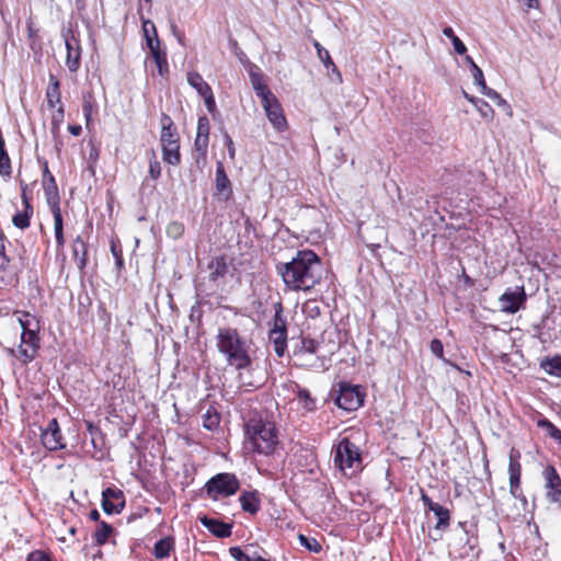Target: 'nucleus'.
I'll use <instances>...</instances> for the list:
<instances>
[{
  "label": "nucleus",
  "instance_id": "f257e3e1",
  "mask_svg": "<svg viewBox=\"0 0 561 561\" xmlns=\"http://www.w3.org/2000/svg\"><path fill=\"white\" fill-rule=\"evenodd\" d=\"M14 314L19 324L5 325L0 331V343L13 357L28 363L34 359L39 347V324L35 316L28 312L15 311Z\"/></svg>",
  "mask_w": 561,
  "mask_h": 561
},
{
  "label": "nucleus",
  "instance_id": "f03ea898",
  "mask_svg": "<svg viewBox=\"0 0 561 561\" xmlns=\"http://www.w3.org/2000/svg\"><path fill=\"white\" fill-rule=\"evenodd\" d=\"M277 272L289 289L309 290L321 280L322 264L313 251L301 250L290 262L279 264Z\"/></svg>",
  "mask_w": 561,
  "mask_h": 561
},
{
  "label": "nucleus",
  "instance_id": "7ed1b4c3",
  "mask_svg": "<svg viewBox=\"0 0 561 561\" xmlns=\"http://www.w3.org/2000/svg\"><path fill=\"white\" fill-rule=\"evenodd\" d=\"M245 447L255 454L268 456L279 443L275 423L262 415H252L244 422Z\"/></svg>",
  "mask_w": 561,
  "mask_h": 561
},
{
  "label": "nucleus",
  "instance_id": "20e7f679",
  "mask_svg": "<svg viewBox=\"0 0 561 561\" xmlns=\"http://www.w3.org/2000/svg\"><path fill=\"white\" fill-rule=\"evenodd\" d=\"M217 348L226 357L227 363L237 369L251 365L249 344L237 329L220 328L217 334Z\"/></svg>",
  "mask_w": 561,
  "mask_h": 561
},
{
  "label": "nucleus",
  "instance_id": "39448f33",
  "mask_svg": "<svg viewBox=\"0 0 561 561\" xmlns=\"http://www.w3.org/2000/svg\"><path fill=\"white\" fill-rule=\"evenodd\" d=\"M161 144L164 162L176 165L180 163V144L176 128L173 125L172 119L168 115H163L161 119Z\"/></svg>",
  "mask_w": 561,
  "mask_h": 561
},
{
  "label": "nucleus",
  "instance_id": "423d86ee",
  "mask_svg": "<svg viewBox=\"0 0 561 561\" xmlns=\"http://www.w3.org/2000/svg\"><path fill=\"white\" fill-rule=\"evenodd\" d=\"M207 495L217 501L220 497H228L237 493L240 488L239 480L233 473L222 472L211 477L205 483Z\"/></svg>",
  "mask_w": 561,
  "mask_h": 561
},
{
  "label": "nucleus",
  "instance_id": "0eeeda50",
  "mask_svg": "<svg viewBox=\"0 0 561 561\" xmlns=\"http://www.w3.org/2000/svg\"><path fill=\"white\" fill-rule=\"evenodd\" d=\"M359 448L347 437L342 438L334 450V465L341 469H356L360 466Z\"/></svg>",
  "mask_w": 561,
  "mask_h": 561
},
{
  "label": "nucleus",
  "instance_id": "6e6552de",
  "mask_svg": "<svg viewBox=\"0 0 561 561\" xmlns=\"http://www.w3.org/2000/svg\"><path fill=\"white\" fill-rule=\"evenodd\" d=\"M520 451L512 447L508 453V476H510V493L517 500H525V496L520 490V478H522V463H520Z\"/></svg>",
  "mask_w": 561,
  "mask_h": 561
},
{
  "label": "nucleus",
  "instance_id": "1a4fd4ad",
  "mask_svg": "<svg viewBox=\"0 0 561 561\" xmlns=\"http://www.w3.org/2000/svg\"><path fill=\"white\" fill-rule=\"evenodd\" d=\"M286 320L282 316V306L277 305L274 316V325L270 331V342L277 356H283L286 348Z\"/></svg>",
  "mask_w": 561,
  "mask_h": 561
},
{
  "label": "nucleus",
  "instance_id": "9d476101",
  "mask_svg": "<svg viewBox=\"0 0 561 561\" xmlns=\"http://www.w3.org/2000/svg\"><path fill=\"white\" fill-rule=\"evenodd\" d=\"M41 439L44 447L50 451L66 448L57 419H50L45 428L41 430Z\"/></svg>",
  "mask_w": 561,
  "mask_h": 561
},
{
  "label": "nucleus",
  "instance_id": "9b49d317",
  "mask_svg": "<svg viewBox=\"0 0 561 561\" xmlns=\"http://www.w3.org/2000/svg\"><path fill=\"white\" fill-rule=\"evenodd\" d=\"M546 497L549 502L561 505V478L553 466H547L542 471Z\"/></svg>",
  "mask_w": 561,
  "mask_h": 561
},
{
  "label": "nucleus",
  "instance_id": "f8f14e48",
  "mask_svg": "<svg viewBox=\"0 0 561 561\" xmlns=\"http://www.w3.org/2000/svg\"><path fill=\"white\" fill-rule=\"evenodd\" d=\"M363 388H339L335 402L339 408L345 411H355L362 407L365 398Z\"/></svg>",
  "mask_w": 561,
  "mask_h": 561
},
{
  "label": "nucleus",
  "instance_id": "ddd939ff",
  "mask_svg": "<svg viewBox=\"0 0 561 561\" xmlns=\"http://www.w3.org/2000/svg\"><path fill=\"white\" fill-rule=\"evenodd\" d=\"M526 294L524 287H516V289H507L500 298V309L506 313L517 312L525 304Z\"/></svg>",
  "mask_w": 561,
  "mask_h": 561
},
{
  "label": "nucleus",
  "instance_id": "4468645a",
  "mask_svg": "<svg viewBox=\"0 0 561 561\" xmlns=\"http://www.w3.org/2000/svg\"><path fill=\"white\" fill-rule=\"evenodd\" d=\"M262 106L265 111V114L270 123L274 126V128L278 131L285 130V128L287 127V121L276 96L274 95L273 98L265 100V102L262 103Z\"/></svg>",
  "mask_w": 561,
  "mask_h": 561
},
{
  "label": "nucleus",
  "instance_id": "2eb2a0df",
  "mask_svg": "<svg viewBox=\"0 0 561 561\" xmlns=\"http://www.w3.org/2000/svg\"><path fill=\"white\" fill-rule=\"evenodd\" d=\"M125 506L121 490L107 488L102 492V508L106 514H118Z\"/></svg>",
  "mask_w": 561,
  "mask_h": 561
},
{
  "label": "nucleus",
  "instance_id": "dca6fc26",
  "mask_svg": "<svg viewBox=\"0 0 561 561\" xmlns=\"http://www.w3.org/2000/svg\"><path fill=\"white\" fill-rule=\"evenodd\" d=\"M43 187L45 191L46 202L50 210L60 209L59 192L54 175L49 172L47 164H45L43 172Z\"/></svg>",
  "mask_w": 561,
  "mask_h": 561
},
{
  "label": "nucleus",
  "instance_id": "f3484780",
  "mask_svg": "<svg viewBox=\"0 0 561 561\" xmlns=\"http://www.w3.org/2000/svg\"><path fill=\"white\" fill-rule=\"evenodd\" d=\"M67 58L66 65L71 72H77L80 68L81 48L79 39L71 34L65 37Z\"/></svg>",
  "mask_w": 561,
  "mask_h": 561
},
{
  "label": "nucleus",
  "instance_id": "a211bd4d",
  "mask_svg": "<svg viewBox=\"0 0 561 561\" xmlns=\"http://www.w3.org/2000/svg\"><path fill=\"white\" fill-rule=\"evenodd\" d=\"M314 48L317 49V55L319 59L323 62L324 67L328 70V76L330 79L336 83H342V75L339 71L337 67L333 62L329 51L323 48L318 42H314Z\"/></svg>",
  "mask_w": 561,
  "mask_h": 561
},
{
  "label": "nucleus",
  "instance_id": "6ab92c4d",
  "mask_svg": "<svg viewBox=\"0 0 561 561\" xmlns=\"http://www.w3.org/2000/svg\"><path fill=\"white\" fill-rule=\"evenodd\" d=\"M199 522L218 538H228L231 536L232 526L230 524L207 516H201Z\"/></svg>",
  "mask_w": 561,
  "mask_h": 561
},
{
  "label": "nucleus",
  "instance_id": "aec40b11",
  "mask_svg": "<svg viewBox=\"0 0 561 561\" xmlns=\"http://www.w3.org/2000/svg\"><path fill=\"white\" fill-rule=\"evenodd\" d=\"M209 280L216 283L217 285L224 283V278L228 273V264L225 256H216L214 257L209 264Z\"/></svg>",
  "mask_w": 561,
  "mask_h": 561
},
{
  "label": "nucleus",
  "instance_id": "412c9836",
  "mask_svg": "<svg viewBox=\"0 0 561 561\" xmlns=\"http://www.w3.org/2000/svg\"><path fill=\"white\" fill-rule=\"evenodd\" d=\"M216 190L225 199H228L232 194L231 183L220 161H218L216 165Z\"/></svg>",
  "mask_w": 561,
  "mask_h": 561
},
{
  "label": "nucleus",
  "instance_id": "4be33fe9",
  "mask_svg": "<svg viewBox=\"0 0 561 561\" xmlns=\"http://www.w3.org/2000/svg\"><path fill=\"white\" fill-rule=\"evenodd\" d=\"M46 100L47 105L50 108L61 104L60 82L53 73L49 75V82L46 89Z\"/></svg>",
  "mask_w": 561,
  "mask_h": 561
},
{
  "label": "nucleus",
  "instance_id": "5701e85b",
  "mask_svg": "<svg viewBox=\"0 0 561 561\" xmlns=\"http://www.w3.org/2000/svg\"><path fill=\"white\" fill-rule=\"evenodd\" d=\"M22 197L25 209L23 211L16 213L12 218V222L16 228L26 229L30 227V218L33 214V207L30 204L24 191Z\"/></svg>",
  "mask_w": 561,
  "mask_h": 561
},
{
  "label": "nucleus",
  "instance_id": "b1692460",
  "mask_svg": "<svg viewBox=\"0 0 561 561\" xmlns=\"http://www.w3.org/2000/svg\"><path fill=\"white\" fill-rule=\"evenodd\" d=\"M72 254H73V260L76 262L77 267L80 271H83L84 267L87 266V262H88L87 244L80 236H78L73 241Z\"/></svg>",
  "mask_w": 561,
  "mask_h": 561
},
{
  "label": "nucleus",
  "instance_id": "393cba45",
  "mask_svg": "<svg viewBox=\"0 0 561 561\" xmlns=\"http://www.w3.org/2000/svg\"><path fill=\"white\" fill-rule=\"evenodd\" d=\"M250 80H251L252 87H253L256 95L261 99V103H263V102H265V100H268L274 96V94L271 92V90L264 82L262 75L256 73V72H251Z\"/></svg>",
  "mask_w": 561,
  "mask_h": 561
},
{
  "label": "nucleus",
  "instance_id": "a878e982",
  "mask_svg": "<svg viewBox=\"0 0 561 561\" xmlns=\"http://www.w3.org/2000/svg\"><path fill=\"white\" fill-rule=\"evenodd\" d=\"M239 502L244 512L250 514H256L260 510V500L255 492H243Z\"/></svg>",
  "mask_w": 561,
  "mask_h": 561
},
{
  "label": "nucleus",
  "instance_id": "bb28decb",
  "mask_svg": "<svg viewBox=\"0 0 561 561\" xmlns=\"http://www.w3.org/2000/svg\"><path fill=\"white\" fill-rule=\"evenodd\" d=\"M432 512L437 518L435 529L445 531L450 525V511L447 507L437 504L436 506H434Z\"/></svg>",
  "mask_w": 561,
  "mask_h": 561
},
{
  "label": "nucleus",
  "instance_id": "cd10ccee",
  "mask_svg": "<svg viewBox=\"0 0 561 561\" xmlns=\"http://www.w3.org/2000/svg\"><path fill=\"white\" fill-rule=\"evenodd\" d=\"M174 548V540L171 537H164L158 540L153 547V554L157 559H165Z\"/></svg>",
  "mask_w": 561,
  "mask_h": 561
},
{
  "label": "nucleus",
  "instance_id": "c85d7f7f",
  "mask_svg": "<svg viewBox=\"0 0 561 561\" xmlns=\"http://www.w3.org/2000/svg\"><path fill=\"white\" fill-rule=\"evenodd\" d=\"M203 427L215 432L219 428L220 425V414L213 407H209L206 412L202 415Z\"/></svg>",
  "mask_w": 561,
  "mask_h": 561
},
{
  "label": "nucleus",
  "instance_id": "c756f323",
  "mask_svg": "<svg viewBox=\"0 0 561 561\" xmlns=\"http://www.w3.org/2000/svg\"><path fill=\"white\" fill-rule=\"evenodd\" d=\"M187 83L193 89H195L201 96L211 91L210 85L203 79V77L198 72H188Z\"/></svg>",
  "mask_w": 561,
  "mask_h": 561
},
{
  "label": "nucleus",
  "instance_id": "7c9ffc66",
  "mask_svg": "<svg viewBox=\"0 0 561 561\" xmlns=\"http://www.w3.org/2000/svg\"><path fill=\"white\" fill-rule=\"evenodd\" d=\"M54 217V230H55V238L56 243L59 248H62L65 245V238L62 232V216L60 209H54L50 210Z\"/></svg>",
  "mask_w": 561,
  "mask_h": 561
},
{
  "label": "nucleus",
  "instance_id": "2f4dec72",
  "mask_svg": "<svg viewBox=\"0 0 561 561\" xmlns=\"http://www.w3.org/2000/svg\"><path fill=\"white\" fill-rule=\"evenodd\" d=\"M542 369L549 375L561 378V356H553L541 362Z\"/></svg>",
  "mask_w": 561,
  "mask_h": 561
},
{
  "label": "nucleus",
  "instance_id": "473e14b6",
  "mask_svg": "<svg viewBox=\"0 0 561 561\" xmlns=\"http://www.w3.org/2000/svg\"><path fill=\"white\" fill-rule=\"evenodd\" d=\"M113 531V527L105 523L101 522L98 529L93 534V538L98 545H104Z\"/></svg>",
  "mask_w": 561,
  "mask_h": 561
},
{
  "label": "nucleus",
  "instance_id": "72a5a7b5",
  "mask_svg": "<svg viewBox=\"0 0 561 561\" xmlns=\"http://www.w3.org/2000/svg\"><path fill=\"white\" fill-rule=\"evenodd\" d=\"M465 60L467 64L470 65L474 83L478 87L481 85L482 83H484L485 80H484V76H483L481 68L473 61V59L470 56H466Z\"/></svg>",
  "mask_w": 561,
  "mask_h": 561
},
{
  "label": "nucleus",
  "instance_id": "f704fd0d",
  "mask_svg": "<svg viewBox=\"0 0 561 561\" xmlns=\"http://www.w3.org/2000/svg\"><path fill=\"white\" fill-rule=\"evenodd\" d=\"M480 88V92L488 96L489 99H491L492 101H494L497 105L500 106H505L506 105V101L504 99L501 98V95L493 89L489 88L486 85V83H482L481 85H479Z\"/></svg>",
  "mask_w": 561,
  "mask_h": 561
},
{
  "label": "nucleus",
  "instance_id": "c9c22d12",
  "mask_svg": "<svg viewBox=\"0 0 561 561\" xmlns=\"http://www.w3.org/2000/svg\"><path fill=\"white\" fill-rule=\"evenodd\" d=\"M463 96H465V98H466L470 103H472V104L476 106V108H477V110H478V111H479L483 116H485V117H486V116H489V113H491V114L493 113V110H492L491 107H489V105H488L485 102H483V101H481V100H479V99H477V98H474V96L469 95L466 91H463Z\"/></svg>",
  "mask_w": 561,
  "mask_h": 561
},
{
  "label": "nucleus",
  "instance_id": "e433bc0d",
  "mask_svg": "<svg viewBox=\"0 0 561 561\" xmlns=\"http://www.w3.org/2000/svg\"><path fill=\"white\" fill-rule=\"evenodd\" d=\"M299 542L301 546H304L306 549H308L311 552L318 553L321 551L322 547L314 538H308L304 535H299Z\"/></svg>",
  "mask_w": 561,
  "mask_h": 561
},
{
  "label": "nucleus",
  "instance_id": "4c0bfd02",
  "mask_svg": "<svg viewBox=\"0 0 561 561\" xmlns=\"http://www.w3.org/2000/svg\"><path fill=\"white\" fill-rule=\"evenodd\" d=\"M298 400L302 404V407L308 411L313 410L316 407L314 400L311 398L309 391L305 388L299 390Z\"/></svg>",
  "mask_w": 561,
  "mask_h": 561
},
{
  "label": "nucleus",
  "instance_id": "58836bf2",
  "mask_svg": "<svg viewBox=\"0 0 561 561\" xmlns=\"http://www.w3.org/2000/svg\"><path fill=\"white\" fill-rule=\"evenodd\" d=\"M65 118V110L62 104H60L56 111L51 115V129L53 131H58L59 126L62 124Z\"/></svg>",
  "mask_w": 561,
  "mask_h": 561
},
{
  "label": "nucleus",
  "instance_id": "ea45409f",
  "mask_svg": "<svg viewBox=\"0 0 561 561\" xmlns=\"http://www.w3.org/2000/svg\"><path fill=\"white\" fill-rule=\"evenodd\" d=\"M208 140H209V138L196 136L194 147H195V151L198 154V158L206 159Z\"/></svg>",
  "mask_w": 561,
  "mask_h": 561
},
{
  "label": "nucleus",
  "instance_id": "a19ab883",
  "mask_svg": "<svg viewBox=\"0 0 561 561\" xmlns=\"http://www.w3.org/2000/svg\"><path fill=\"white\" fill-rule=\"evenodd\" d=\"M11 163L10 158L5 150L0 151V175L10 176L11 175Z\"/></svg>",
  "mask_w": 561,
  "mask_h": 561
},
{
  "label": "nucleus",
  "instance_id": "79ce46f5",
  "mask_svg": "<svg viewBox=\"0 0 561 561\" xmlns=\"http://www.w3.org/2000/svg\"><path fill=\"white\" fill-rule=\"evenodd\" d=\"M141 21H142V31H144V36L146 38V43H148V38L158 37V33H157L154 23L152 21L146 20L144 18H141Z\"/></svg>",
  "mask_w": 561,
  "mask_h": 561
},
{
  "label": "nucleus",
  "instance_id": "37998d69",
  "mask_svg": "<svg viewBox=\"0 0 561 561\" xmlns=\"http://www.w3.org/2000/svg\"><path fill=\"white\" fill-rule=\"evenodd\" d=\"M209 121L206 116H202L198 118L197 123V137L209 138Z\"/></svg>",
  "mask_w": 561,
  "mask_h": 561
},
{
  "label": "nucleus",
  "instance_id": "c03bdc74",
  "mask_svg": "<svg viewBox=\"0 0 561 561\" xmlns=\"http://www.w3.org/2000/svg\"><path fill=\"white\" fill-rule=\"evenodd\" d=\"M229 553L236 561H253V554L250 556L245 553L240 547L237 546L231 547L229 549Z\"/></svg>",
  "mask_w": 561,
  "mask_h": 561
},
{
  "label": "nucleus",
  "instance_id": "a18cd8bd",
  "mask_svg": "<svg viewBox=\"0 0 561 561\" xmlns=\"http://www.w3.org/2000/svg\"><path fill=\"white\" fill-rule=\"evenodd\" d=\"M184 232V226L178 221L170 222L167 227V233L173 239L180 238Z\"/></svg>",
  "mask_w": 561,
  "mask_h": 561
},
{
  "label": "nucleus",
  "instance_id": "49530a36",
  "mask_svg": "<svg viewBox=\"0 0 561 561\" xmlns=\"http://www.w3.org/2000/svg\"><path fill=\"white\" fill-rule=\"evenodd\" d=\"M430 348H431V352H432L435 356H437V357H439V358L444 359V357H443V354H444V346H443V343H442V341H440V340H438V339H434V340H432V342H431V344H430Z\"/></svg>",
  "mask_w": 561,
  "mask_h": 561
},
{
  "label": "nucleus",
  "instance_id": "de8ad7c7",
  "mask_svg": "<svg viewBox=\"0 0 561 561\" xmlns=\"http://www.w3.org/2000/svg\"><path fill=\"white\" fill-rule=\"evenodd\" d=\"M25 561H51V559L43 550H35L27 556Z\"/></svg>",
  "mask_w": 561,
  "mask_h": 561
},
{
  "label": "nucleus",
  "instance_id": "09e8293b",
  "mask_svg": "<svg viewBox=\"0 0 561 561\" xmlns=\"http://www.w3.org/2000/svg\"><path fill=\"white\" fill-rule=\"evenodd\" d=\"M149 174L151 179L157 180L161 175V165L157 160L150 161L149 164Z\"/></svg>",
  "mask_w": 561,
  "mask_h": 561
},
{
  "label": "nucleus",
  "instance_id": "8fccbe9b",
  "mask_svg": "<svg viewBox=\"0 0 561 561\" xmlns=\"http://www.w3.org/2000/svg\"><path fill=\"white\" fill-rule=\"evenodd\" d=\"M205 101V105L209 113H213L216 108L215 98L213 90L202 96Z\"/></svg>",
  "mask_w": 561,
  "mask_h": 561
},
{
  "label": "nucleus",
  "instance_id": "3c124183",
  "mask_svg": "<svg viewBox=\"0 0 561 561\" xmlns=\"http://www.w3.org/2000/svg\"><path fill=\"white\" fill-rule=\"evenodd\" d=\"M548 434L561 444V430L556 427L551 422L546 421Z\"/></svg>",
  "mask_w": 561,
  "mask_h": 561
},
{
  "label": "nucleus",
  "instance_id": "603ef678",
  "mask_svg": "<svg viewBox=\"0 0 561 561\" xmlns=\"http://www.w3.org/2000/svg\"><path fill=\"white\" fill-rule=\"evenodd\" d=\"M8 263H9V259L7 257V255L4 253L3 236L0 232V268H4Z\"/></svg>",
  "mask_w": 561,
  "mask_h": 561
},
{
  "label": "nucleus",
  "instance_id": "864d4df0",
  "mask_svg": "<svg viewBox=\"0 0 561 561\" xmlns=\"http://www.w3.org/2000/svg\"><path fill=\"white\" fill-rule=\"evenodd\" d=\"M451 42L454 45V49L457 54L463 55L467 51L466 45L461 42V39L458 36L453 38Z\"/></svg>",
  "mask_w": 561,
  "mask_h": 561
},
{
  "label": "nucleus",
  "instance_id": "5fc2aeb1",
  "mask_svg": "<svg viewBox=\"0 0 561 561\" xmlns=\"http://www.w3.org/2000/svg\"><path fill=\"white\" fill-rule=\"evenodd\" d=\"M160 76H164L169 71L168 59H159L154 61Z\"/></svg>",
  "mask_w": 561,
  "mask_h": 561
},
{
  "label": "nucleus",
  "instance_id": "6e6d98bb",
  "mask_svg": "<svg viewBox=\"0 0 561 561\" xmlns=\"http://www.w3.org/2000/svg\"><path fill=\"white\" fill-rule=\"evenodd\" d=\"M225 142H226V146L228 149V154H229L230 159H234L236 148H234L231 137L228 134H225Z\"/></svg>",
  "mask_w": 561,
  "mask_h": 561
},
{
  "label": "nucleus",
  "instance_id": "4d7b16f0",
  "mask_svg": "<svg viewBox=\"0 0 561 561\" xmlns=\"http://www.w3.org/2000/svg\"><path fill=\"white\" fill-rule=\"evenodd\" d=\"M147 46L152 55L153 51H158L161 49L159 37L148 38Z\"/></svg>",
  "mask_w": 561,
  "mask_h": 561
},
{
  "label": "nucleus",
  "instance_id": "13d9d810",
  "mask_svg": "<svg viewBox=\"0 0 561 561\" xmlns=\"http://www.w3.org/2000/svg\"><path fill=\"white\" fill-rule=\"evenodd\" d=\"M421 501L423 502L424 506L428 508L431 512L433 511L434 506L438 504L436 502H433L432 499L424 492L421 493Z\"/></svg>",
  "mask_w": 561,
  "mask_h": 561
},
{
  "label": "nucleus",
  "instance_id": "bf43d9fd",
  "mask_svg": "<svg viewBox=\"0 0 561 561\" xmlns=\"http://www.w3.org/2000/svg\"><path fill=\"white\" fill-rule=\"evenodd\" d=\"M517 1L523 2L526 7V10L539 8V0H517Z\"/></svg>",
  "mask_w": 561,
  "mask_h": 561
},
{
  "label": "nucleus",
  "instance_id": "052dcab7",
  "mask_svg": "<svg viewBox=\"0 0 561 561\" xmlns=\"http://www.w3.org/2000/svg\"><path fill=\"white\" fill-rule=\"evenodd\" d=\"M83 113H84V117H85L87 122H89L91 118V113H92V105L89 102H84Z\"/></svg>",
  "mask_w": 561,
  "mask_h": 561
},
{
  "label": "nucleus",
  "instance_id": "680f3d73",
  "mask_svg": "<svg viewBox=\"0 0 561 561\" xmlns=\"http://www.w3.org/2000/svg\"><path fill=\"white\" fill-rule=\"evenodd\" d=\"M68 130L71 135L79 136L82 131V128L79 125H69Z\"/></svg>",
  "mask_w": 561,
  "mask_h": 561
},
{
  "label": "nucleus",
  "instance_id": "e2e57ef3",
  "mask_svg": "<svg viewBox=\"0 0 561 561\" xmlns=\"http://www.w3.org/2000/svg\"><path fill=\"white\" fill-rule=\"evenodd\" d=\"M153 60H159V59H164L167 58V53L163 50V49H160L158 51H153V54L151 55Z\"/></svg>",
  "mask_w": 561,
  "mask_h": 561
},
{
  "label": "nucleus",
  "instance_id": "0e129e2a",
  "mask_svg": "<svg viewBox=\"0 0 561 561\" xmlns=\"http://www.w3.org/2000/svg\"><path fill=\"white\" fill-rule=\"evenodd\" d=\"M443 34H444L446 37L450 38L451 41H453V38L457 37V36L455 35V33H454V30H453L451 27H449V26H447V27H445V28L443 30Z\"/></svg>",
  "mask_w": 561,
  "mask_h": 561
},
{
  "label": "nucleus",
  "instance_id": "69168bd1",
  "mask_svg": "<svg viewBox=\"0 0 561 561\" xmlns=\"http://www.w3.org/2000/svg\"><path fill=\"white\" fill-rule=\"evenodd\" d=\"M101 515L99 513L98 510H92L90 513H89V518L93 522H99Z\"/></svg>",
  "mask_w": 561,
  "mask_h": 561
},
{
  "label": "nucleus",
  "instance_id": "338daca9",
  "mask_svg": "<svg viewBox=\"0 0 561 561\" xmlns=\"http://www.w3.org/2000/svg\"><path fill=\"white\" fill-rule=\"evenodd\" d=\"M304 347L308 352L313 353L314 352V343H313V341L304 342Z\"/></svg>",
  "mask_w": 561,
  "mask_h": 561
},
{
  "label": "nucleus",
  "instance_id": "774afa93",
  "mask_svg": "<svg viewBox=\"0 0 561 561\" xmlns=\"http://www.w3.org/2000/svg\"><path fill=\"white\" fill-rule=\"evenodd\" d=\"M253 561H271V560L265 559V558L259 556L257 553H253Z\"/></svg>",
  "mask_w": 561,
  "mask_h": 561
}]
</instances>
